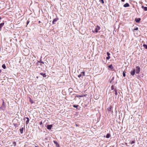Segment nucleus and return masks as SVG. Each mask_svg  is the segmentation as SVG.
<instances>
[{"label":"nucleus","mask_w":147,"mask_h":147,"mask_svg":"<svg viewBox=\"0 0 147 147\" xmlns=\"http://www.w3.org/2000/svg\"><path fill=\"white\" fill-rule=\"evenodd\" d=\"M135 141H132L131 142V144H134V143H135Z\"/></svg>","instance_id":"obj_29"},{"label":"nucleus","mask_w":147,"mask_h":147,"mask_svg":"<svg viewBox=\"0 0 147 147\" xmlns=\"http://www.w3.org/2000/svg\"><path fill=\"white\" fill-rule=\"evenodd\" d=\"M141 7L142 8L144 9L145 11H147V7H144V6H142Z\"/></svg>","instance_id":"obj_13"},{"label":"nucleus","mask_w":147,"mask_h":147,"mask_svg":"<svg viewBox=\"0 0 147 147\" xmlns=\"http://www.w3.org/2000/svg\"><path fill=\"white\" fill-rule=\"evenodd\" d=\"M123 6L125 7H129V3H126L123 5Z\"/></svg>","instance_id":"obj_11"},{"label":"nucleus","mask_w":147,"mask_h":147,"mask_svg":"<svg viewBox=\"0 0 147 147\" xmlns=\"http://www.w3.org/2000/svg\"><path fill=\"white\" fill-rule=\"evenodd\" d=\"M53 142L55 144L56 147H60L59 144H58L57 141L54 140Z\"/></svg>","instance_id":"obj_9"},{"label":"nucleus","mask_w":147,"mask_h":147,"mask_svg":"<svg viewBox=\"0 0 147 147\" xmlns=\"http://www.w3.org/2000/svg\"><path fill=\"white\" fill-rule=\"evenodd\" d=\"M30 101L31 103H33V102L31 98H30Z\"/></svg>","instance_id":"obj_32"},{"label":"nucleus","mask_w":147,"mask_h":147,"mask_svg":"<svg viewBox=\"0 0 147 147\" xmlns=\"http://www.w3.org/2000/svg\"><path fill=\"white\" fill-rule=\"evenodd\" d=\"M100 27L98 26L97 25L96 26V27L95 28V29L94 30V31H92V32H98V31L100 29Z\"/></svg>","instance_id":"obj_2"},{"label":"nucleus","mask_w":147,"mask_h":147,"mask_svg":"<svg viewBox=\"0 0 147 147\" xmlns=\"http://www.w3.org/2000/svg\"><path fill=\"white\" fill-rule=\"evenodd\" d=\"M59 20L57 18H55L53 21L52 23L53 24H55L56 22Z\"/></svg>","instance_id":"obj_7"},{"label":"nucleus","mask_w":147,"mask_h":147,"mask_svg":"<svg viewBox=\"0 0 147 147\" xmlns=\"http://www.w3.org/2000/svg\"><path fill=\"white\" fill-rule=\"evenodd\" d=\"M114 89V86H113V85L112 86H111V90H113Z\"/></svg>","instance_id":"obj_27"},{"label":"nucleus","mask_w":147,"mask_h":147,"mask_svg":"<svg viewBox=\"0 0 147 147\" xmlns=\"http://www.w3.org/2000/svg\"><path fill=\"white\" fill-rule=\"evenodd\" d=\"M115 92V94L116 95H117V90H114Z\"/></svg>","instance_id":"obj_23"},{"label":"nucleus","mask_w":147,"mask_h":147,"mask_svg":"<svg viewBox=\"0 0 147 147\" xmlns=\"http://www.w3.org/2000/svg\"><path fill=\"white\" fill-rule=\"evenodd\" d=\"M1 19V17H0V19Z\"/></svg>","instance_id":"obj_43"},{"label":"nucleus","mask_w":147,"mask_h":147,"mask_svg":"<svg viewBox=\"0 0 147 147\" xmlns=\"http://www.w3.org/2000/svg\"><path fill=\"white\" fill-rule=\"evenodd\" d=\"M141 20V19L140 18H136L135 19V21L137 23H139L140 22V20Z\"/></svg>","instance_id":"obj_10"},{"label":"nucleus","mask_w":147,"mask_h":147,"mask_svg":"<svg viewBox=\"0 0 147 147\" xmlns=\"http://www.w3.org/2000/svg\"><path fill=\"white\" fill-rule=\"evenodd\" d=\"M76 96V97H79V96Z\"/></svg>","instance_id":"obj_42"},{"label":"nucleus","mask_w":147,"mask_h":147,"mask_svg":"<svg viewBox=\"0 0 147 147\" xmlns=\"http://www.w3.org/2000/svg\"><path fill=\"white\" fill-rule=\"evenodd\" d=\"M2 67L4 69H5L6 67L5 65V64H3Z\"/></svg>","instance_id":"obj_20"},{"label":"nucleus","mask_w":147,"mask_h":147,"mask_svg":"<svg viewBox=\"0 0 147 147\" xmlns=\"http://www.w3.org/2000/svg\"><path fill=\"white\" fill-rule=\"evenodd\" d=\"M29 22H30L29 20H27V22H26V24H27V25H28L29 24Z\"/></svg>","instance_id":"obj_28"},{"label":"nucleus","mask_w":147,"mask_h":147,"mask_svg":"<svg viewBox=\"0 0 147 147\" xmlns=\"http://www.w3.org/2000/svg\"><path fill=\"white\" fill-rule=\"evenodd\" d=\"M140 71V68L139 66H137L136 67V74H139Z\"/></svg>","instance_id":"obj_1"},{"label":"nucleus","mask_w":147,"mask_h":147,"mask_svg":"<svg viewBox=\"0 0 147 147\" xmlns=\"http://www.w3.org/2000/svg\"><path fill=\"white\" fill-rule=\"evenodd\" d=\"M109 69L111 71H113L114 70V67L112 64L109 66Z\"/></svg>","instance_id":"obj_5"},{"label":"nucleus","mask_w":147,"mask_h":147,"mask_svg":"<svg viewBox=\"0 0 147 147\" xmlns=\"http://www.w3.org/2000/svg\"><path fill=\"white\" fill-rule=\"evenodd\" d=\"M78 105H74L73 106V107L74 108H76L77 109L78 108Z\"/></svg>","instance_id":"obj_22"},{"label":"nucleus","mask_w":147,"mask_h":147,"mask_svg":"<svg viewBox=\"0 0 147 147\" xmlns=\"http://www.w3.org/2000/svg\"><path fill=\"white\" fill-rule=\"evenodd\" d=\"M16 125H17V124H14V126H16Z\"/></svg>","instance_id":"obj_39"},{"label":"nucleus","mask_w":147,"mask_h":147,"mask_svg":"<svg viewBox=\"0 0 147 147\" xmlns=\"http://www.w3.org/2000/svg\"><path fill=\"white\" fill-rule=\"evenodd\" d=\"M42 63L43 64H44V62L43 61H41V60H40L39 61H38V62L37 63Z\"/></svg>","instance_id":"obj_18"},{"label":"nucleus","mask_w":147,"mask_h":147,"mask_svg":"<svg viewBox=\"0 0 147 147\" xmlns=\"http://www.w3.org/2000/svg\"><path fill=\"white\" fill-rule=\"evenodd\" d=\"M111 136L110 134H107L106 136V138H109Z\"/></svg>","instance_id":"obj_17"},{"label":"nucleus","mask_w":147,"mask_h":147,"mask_svg":"<svg viewBox=\"0 0 147 147\" xmlns=\"http://www.w3.org/2000/svg\"><path fill=\"white\" fill-rule=\"evenodd\" d=\"M107 55L108 56H110V53H109L108 52H107Z\"/></svg>","instance_id":"obj_30"},{"label":"nucleus","mask_w":147,"mask_h":147,"mask_svg":"<svg viewBox=\"0 0 147 147\" xmlns=\"http://www.w3.org/2000/svg\"><path fill=\"white\" fill-rule=\"evenodd\" d=\"M13 145L15 146L16 145V143L15 142H13Z\"/></svg>","instance_id":"obj_25"},{"label":"nucleus","mask_w":147,"mask_h":147,"mask_svg":"<svg viewBox=\"0 0 147 147\" xmlns=\"http://www.w3.org/2000/svg\"><path fill=\"white\" fill-rule=\"evenodd\" d=\"M112 107L111 106H110L109 107L107 108V110L109 112L111 111V109Z\"/></svg>","instance_id":"obj_16"},{"label":"nucleus","mask_w":147,"mask_h":147,"mask_svg":"<svg viewBox=\"0 0 147 147\" xmlns=\"http://www.w3.org/2000/svg\"><path fill=\"white\" fill-rule=\"evenodd\" d=\"M72 90V89L71 88H69V90Z\"/></svg>","instance_id":"obj_36"},{"label":"nucleus","mask_w":147,"mask_h":147,"mask_svg":"<svg viewBox=\"0 0 147 147\" xmlns=\"http://www.w3.org/2000/svg\"><path fill=\"white\" fill-rule=\"evenodd\" d=\"M110 58V56H108L106 57V59L107 60H109Z\"/></svg>","instance_id":"obj_26"},{"label":"nucleus","mask_w":147,"mask_h":147,"mask_svg":"<svg viewBox=\"0 0 147 147\" xmlns=\"http://www.w3.org/2000/svg\"><path fill=\"white\" fill-rule=\"evenodd\" d=\"M42 121L40 122V124L42 125Z\"/></svg>","instance_id":"obj_35"},{"label":"nucleus","mask_w":147,"mask_h":147,"mask_svg":"<svg viewBox=\"0 0 147 147\" xmlns=\"http://www.w3.org/2000/svg\"><path fill=\"white\" fill-rule=\"evenodd\" d=\"M1 69H0V73H1Z\"/></svg>","instance_id":"obj_40"},{"label":"nucleus","mask_w":147,"mask_h":147,"mask_svg":"<svg viewBox=\"0 0 147 147\" xmlns=\"http://www.w3.org/2000/svg\"><path fill=\"white\" fill-rule=\"evenodd\" d=\"M40 74L43 77H46V75L45 73H40Z\"/></svg>","instance_id":"obj_14"},{"label":"nucleus","mask_w":147,"mask_h":147,"mask_svg":"<svg viewBox=\"0 0 147 147\" xmlns=\"http://www.w3.org/2000/svg\"><path fill=\"white\" fill-rule=\"evenodd\" d=\"M23 129H24L23 127H22L20 129V132L21 134H22L23 133Z\"/></svg>","instance_id":"obj_15"},{"label":"nucleus","mask_w":147,"mask_h":147,"mask_svg":"<svg viewBox=\"0 0 147 147\" xmlns=\"http://www.w3.org/2000/svg\"><path fill=\"white\" fill-rule=\"evenodd\" d=\"M125 73H126V72L125 71H123V77L125 76H126Z\"/></svg>","instance_id":"obj_19"},{"label":"nucleus","mask_w":147,"mask_h":147,"mask_svg":"<svg viewBox=\"0 0 147 147\" xmlns=\"http://www.w3.org/2000/svg\"><path fill=\"white\" fill-rule=\"evenodd\" d=\"M38 22H39V23H40V22H40V21H39Z\"/></svg>","instance_id":"obj_41"},{"label":"nucleus","mask_w":147,"mask_h":147,"mask_svg":"<svg viewBox=\"0 0 147 147\" xmlns=\"http://www.w3.org/2000/svg\"><path fill=\"white\" fill-rule=\"evenodd\" d=\"M138 27H136L134 29V30H138Z\"/></svg>","instance_id":"obj_33"},{"label":"nucleus","mask_w":147,"mask_h":147,"mask_svg":"<svg viewBox=\"0 0 147 147\" xmlns=\"http://www.w3.org/2000/svg\"><path fill=\"white\" fill-rule=\"evenodd\" d=\"M100 1H101L102 3V4H103L104 3V2L103 0H100Z\"/></svg>","instance_id":"obj_34"},{"label":"nucleus","mask_w":147,"mask_h":147,"mask_svg":"<svg viewBox=\"0 0 147 147\" xmlns=\"http://www.w3.org/2000/svg\"><path fill=\"white\" fill-rule=\"evenodd\" d=\"M82 75H83V76H84L85 72L84 71L82 72H81Z\"/></svg>","instance_id":"obj_24"},{"label":"nucleus","mask_w":147,"mask_h":147,"mask_svg":"<svg viewBox=\"0 0 147 147\" xmlns=\"http://www.w3.org/2000/svg\"><path fill=\"white\" fill-rule=\"evenodd\" d=\"M144 47L147 49V45L145 44H143V45Z\"/></svg>","instance_id":"obj_21"},{"label":"nucleus","mask_w":147,"mask_h":147,"mask_svg":"<svg viewBox=\"0 0 147 147\" xmlns=\"http://www.w3.org/2000/svg\"><path fill=\"white\" fill-rule=\"evenodd\" d=\"M26 119H27V120L26 121V125H27L29 122L30 119H29V118L28 117H24L23 120H24V121H25L26 120Z\"/></svg>","instance_id":"obj_6"},{"label":"nucleus","mask_w":147,"mask_h":147,"mask_svg":"<svg viewBox=\"0 0 147 147\" xmlns=\"http://www.w3.org/2000/svg\"><path fill=\"white\" fill-rule=\"evenodd\" d=\"M121 1L124 2L125 1V0H121Z\"/></svg>","instance_id":"obj_38"},{"label":"nucleus","mask_w":147,"mask_h":147,"mask_svg":"<svg viewBox=\"0 0 147 147\" xmlns=\"http://www.w3.org/2000/svg\"><path fill=\"white\" fill-rule=\"evenodd\" d=\"M82 76V75L81 73L78 76V77L80 78V77H81Z\"/></svg>","instance_id":"obj_31"},{"label":"nucleus","mask_w":147,"mask_h":147,"mask_svg":"<svg viewBox=\"0 0 147 147\" xmlns=\"http://www.w3.org/2000/svg\"><path fill=\"white\" fill-rule=\"evenodd\" d=\"M4 24V22L0 24V30H1Z\"/></svg>","instance_id":"obj_12"},{"label":"nucleus","mask_w":147,"mask_h":147,"mask_svg":"<svg viewBox=\"0 0 147 147\" xmlns=\"http://www.w3.org/2000/svg\"><path fill=\"white\" fill-rule=\"evenodd\" d=\"M79 96V97H82L83 96L82 95V96Z\"/></svg>","instance_id":"obj_37"},{"label":"nucleus","mask_w":147,"mask_h":147,"mask_svg":"<svg viewBox=\"0 0 147 147\" xmlns=\"http://www.w3.org/2000/svg\"><path fill=\"white\" fill-rule=\"evenodd\" d=\"M5 108V105L4 101H3V103L1 106L0 107V109L3 110H4Z\"/></svg>","instance_id":"obj_4"},{"label":"nucleus","mask_w":147,"mask_h":147,"mask_svg":"<svg viewBox=\"0 0 147 147\" xmlns=\"http://www.w3.org/2000/svg\"><path fill=\"white\" fill-rule=\"evenodd\" d=\"M135 73H136V69H133L130 72L131 75L133 76H134Z\"/></svg>","instance_id":"obj_3"},{"label":"nucleus","mask_w":147,"mask_h":147,"mask_svg":"<svg viewBox=\"0 0 147 147\" xmlns=\"http://www.w3.org/2000/svg\"><path fill=\"white\" fill-rule=\"evenodd\" d=\"M52 127V125H48L47 126V127L48 129L50 130L51 129Z\"/></svg>","instance_id":"obj_8"}]
</instances>
